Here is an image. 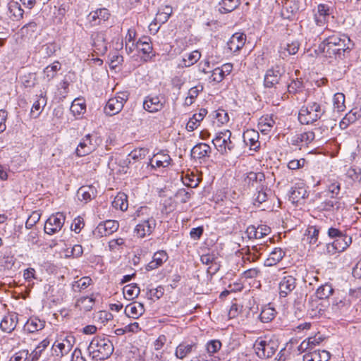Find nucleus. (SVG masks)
<instances>
[{
	"mask_svg": "<svg viewBox=\"0 0 361 361\" xmlns=\"http://www.w3.org/2000/svg\"><path fill=\"white\" fill-rule=\"evenodd\" d=\"M87 350L92 360L103 361L111 355L114 352V345L108 338L97 336L93 338Z\"/></svg>",
	"mask_w": 361,
	"mask_h": 361,
	"instance_id": "f03ea898",
	"label": "nucleus"
},
{
	"mask_svg": "<svg viewBox=\"0 0 361 361\" xmlns=\"http://www.w3.org/2000/svg\"><path fill=\"white\" fill-rule=\"evenodd\" d=\"M137 49L149 56L153 49L150 38L146 36L140 37L137 41Z\"/></svg>",
	"mask_w": 361,
	"mask_h": 361,
	"instance_id": "c9c22d12",
	"label": "nucleus"
},
{
	"mask_svg": "<svg viewBox=\"0 0 361 361\" xmlns=\"http://www.w3.org/2000/svg\"><path fill=\"white\" fill-rule=\"evenodd\" d=\"M330 353L325 350H315L306 353L303 355V361H328Z\"/></svg>",
	"mask_w": 361,
	"mask_h": 361,
	"instance_id": "a878e982",
	"label": "nucleus"
},
{
	"mask_svg": "<svg viewBox=\"0 0 361 361\" xmlns=\"http://www.w3.org/2000/svg\"><path fill=\"white\" fill-rule=\"evenodd\" d=\"M279 340L274 336L258 338L254 348L257 356L260 358L271 357L279 348Z\"/></svg>",
	"mask_w": 361,
	"mask_h": 361,
	"instance_id": "7ed1b4c3",
	"label": "nucleus"
},
{
	"mask_svg": "<svg viewBox=\"0 0 361 361\" xmlns=\"http://www.w3.org/2000/svg\"><path fill=\"white\" fill-rule=\"evenodd\" d=\"M100 143V139L96 134H87L84 136L75 150L78 157H83L94 152Z\"/></svg>",
	"mask_w": 361,
	"mask_h": 361,
	"instance_id": "423d86ee",
	"label": "nucleus"
},
{
	"mask_svg": "<svg viewBox=\"0 0 361 361\" xmlns=\"http://www.w3.org/2000/svg\"><path fill=\"white\" fill-rule=\"evenodd\" d=\"M52 349L56 356L62 357L70 352V345L56 341L53 344Z\"/></svg>",
	"mask_w": 361,
	"mask_h": 361,
	"instance_id": "603ef678",
	"label": "nucleus"
},
{
	"mask_svg": "<svg viewBox=\"0 0 361 361\" xmlns=\"http://www.w3.org/2000/svg\"><path fill=\"white\" fill-rule=\"evenodd\" d=\"M340 183L334 182L329 185L326 192L331 198H336L340 192Z\"/></svg>",
	"mask_w": 361,
	"mask_h": 361,
	"instance_id": "69168bd1",
	"label": "nucleus"
},
{
	"mask_svg": "<svg viewBox=\"0 0 361 361\" xmlns=\"http://www.w3.org/2000/svg\"><path fill=\"white\" fill-rule=\"evenodd\" d=\"M296 279L290 275L284 276L279 283V295L286 298L296 288Z\"/></svg>",
	"mask_w": 361,
	"mask_h": 361,
	"instance_id": "ddd939ff",
	"label": "nucleus"
},
{
	"mask_svg": "<svg viewBox=\"0 0 361 361\" xmlns=\"http://www.w3.org/2000/svg\"><path fill=\"white\" fill-rule=\"evenodd\" d=\"M270 231V228L267 225H259L257 227L250 225L246 229V233L250 239H261L269 234Z\"/></svg>",
	"mask_w": 361,
	"mask_h": 361,
	"instance_id": "5701e85b",
	"label": "nucleus"
},
{
	"mask_svg": "<svg viewBox=\"0 0 361 361\" xmlns=\"http://www.w3.org/2000/svg\"><path fill=\"white\" fill-rule=\"evenodd\" d=\"M145 312L144 305L141 302H134L128 305L125 308V313L127 316L133 319H137Z\"/></svg>",
	"mask_w": 361,
	"mask_h": 361,
	"instance_id": "cd10ccee",
	"label": "nucleus"
},
{
	"mask_svg": "<svg viewBox=\"0 0 361 361\" xmlns=\"http://www.w3.org/2000/svg\"><path fill=\"white\" fill-rule=\"evenodd\" d=\"M276 315V310L274 308L269 306H265L262 308L259 314V319L261 322L264 323H268L271 322Z\"/></svg>",
	"mask_w": 361,
	"mask_h": 361,
	"instance_id": "49530a36",
	"label": "nucleus"
},
{
	"mask_svg": "<svg viewBox=\"0 0 361 361\" xmlns=\"http://www.w3.org/2000/svg\"><path fill=\"white\" fill-rule=\"evenodd\" d=\"M333 105L337 112H342L345 109V95L341 92H337L334 95Z\"/></svg>",
	"mask_w": 361,
	"mask_h": 361,
	"instance_id": "09e8293b",
	"label": "nucleus"
},
{
	"mask_svg": "<svg viewBox=\"0 0 361 361\" xmlns=\"http://www.w3.org/2000/svg\"><path fill=\"white\" fill-rule=\"evenodd\" d=\"M353 46V42L346 35L334 34L324 39L319 49L326 57L341 58L344 56L345 51H349Z\"/></svg>",
	"mask_w": 361,
	"mask_h": 361,
	"instance_id": "f257e3e1",
	"label": "nucleus"
},
{
	"mask_svg": "<svg viewBox=\"0 0 361 361\" xmlns=\"http://www.w3.org/2000/svg\"><path fill=\"white\" fill-rule=\"evenodd\" d=\"M226 75L223 73L220 68L217 67L212 71L210 80L216 83L221 82L225 78Z\"/></svg>",
	"mask_w": 361,
	"mask_h": 361,
	"instance_id": "0e129e2a",
	"label": "nucleus"
},
{
	"mask_svg": "<svg viewBox=\"0 0 361 361\" xmlns=\"http://www.w3.org/2000/svg\"><path fill=\"white\" fill-rule=\"evenodd\" d=\"M168 254L164 250H159L156 252L152 261H150L145 267L147 271H152L161 267L168 259Z\"/></svg>",
	"mask_w": 361,
	"mask_h": 361,
	"instance_id": "b1692460",
	"label": "nucleus"
},
{
	"mask_svg": "<svg viewBox=\"0 0 361 361\" xmlns=\"http://www.w3.org/2000/svg\"><path fill=\"white\" fill-rule=\"evenodd\" d=\"M244 184L249 188L256 190L267 185L265 176L262 172H249L244 178Z\"/></svg>",
	"mask_w": 361,
	"mask_h": 361,
	"instance_id": "9b49d317",
	"label": "nucleus"
},
{
	"mask_svg": "<svg viewBox=\"0 0 361 361\" xmlns=\"http://www.w3.org/2000/svg\"><path fill=\"white\" fill-rule=\"evenodd\" d=\"M197 343L194 341H183L175 350L174 355L176 358L183 360L192 353L196 351Z\"/></svg>",
	"mask_w": 361,
	"mask_h": 361,
	"instance_id": "4468645a",
	"label": "nucleus"
},
{
	"mask_svg": "<svg viewBox=\"0 0 361 361\" xmlns=\"http://www.w3.org/2000/svg\"><path fill=\"white\" fill-rule=\"evenodd\" d=\"M97 195V190L92 185L82 186L78 190V197L80 200H84L85 202L91 200Z\"/></svg>",
	"mask_w": 361,
	"mask_h": 361,
	"instance_id": "72a5a7b5",
	"label": "nucleus"
},
{
	"mask_svg": "<svg viewBox=\"0 0 361 361\" xmlns=\"http://www.w3.org/2000/svg\"><path fill=\"white\" fill-rule=\"evenodd\" d=\"M243 142L250 150L257 152L260 147L259 134L253 129H248L243 133Z\"/></svg>",
	"mask_w": 361,
	"mask_h": 361,
	"instance_id": "dca6fc26",
	"label": "nucleus"
},
{
	"mask_svg": "<svg viewBox=\"0 0 361 361\" xmlns=\"http://www.w3.org/2000/svg\"><path fill=\"white\" fill-rule=\"evenodd\" d=\"M306 162V160L303 158L293 159L288 161L287 166L290 170H297L303 168Z\"/></svg>",
	"mask_w": 361,
	"mask_h": 361,
	"instance_id": "338daca9",
	"label": "nucleus"
},
{
	"mask_svg": "<svg viewBox=\"0 0 361 361\" xmlns=\"http://www.w3.org/2000/svg\"><path fill=\"white\" fill-rule=\"evenodd\" d=\"M215 119L218 126L224 125L228 122L229 116L228 113L224 109H218L215 111Z\"/></svg>",
	"mask_w": 361,
	"mask_h": 361,
	"instance_id": "bf43d9fd",
	"label": "nucleus"
},
{
	"mask_svg": "<svg viewBox=\"0 0 361 361\" xmlns=\"http://www.w3.org/2000/svg\"><path fill=\"white\" fill-rule=\"evenodd\" d=\"M240 4L239 0H221L219 3V11L228 13L234 11Z\"/></svg>",
	"mask_w": 361,
	"mask_h": 361,
	"instance_id": "e433bc0d",
	"label": "nucleus"
},
{
	"mask_svg": "<svg viewBox=\"0 0 361 361\" xmlns=\"http://www.w3.org/2000/svg\"><path fill=\"white\" fill-rule=\"evenodd\" d=\"M172 159L170 155L164 151H160L154 154L149 159V165L152 168H165L171 164Z\"/></svg>",
	"mask_w": 361,
	"mask_h": 361,
	"instance_id": "a211bd4d",
	"label": "nucleus"
},
{
	"mask_svg": "<svg viewBox=\"0 0 361 361\" xmlns=\"http://www.w3.org/2000/svg\"><path fill=\"white\" fill-rule=\"evenodd\" d=\"M166 103V98L161 94H149L143 101V108L148 112L155 113L161 111Z\"/></svg>",
	"mask_w": 361,
	"mask_h": 361,
	"instance_id": "1a4fd4ad",
	"label": "nucleus"
},
{
	"mask_svg": "<svg viewBox=\"0 0 361 361\" xmlns=\"http://www.w3.org/2000/svg\"><path fill=\"white\" fill-rule=\"evenodd\" d=\"M319 233V228L316 226H310L307 227L305 232V235L307 237V240L310 245H319L318 236Z\"/></svg>",
	"mask_w": 361,
	"mask_h": 361,
	"instance_id": "4c0bfd02",
	"label": "nucleus"
},
{
	"mask_svg": "<svg viewBox=\"0 0 361 361\" xmlns=\"http://www.w3.org/2000/svg\"><path fill=\"white\" fill-rule=\"evenodd\" d=\"M351 243V237L343 233L342 235V237L338 238L337 239L334 240L332 245L336 250H337L338 252H343L345 249H347Z\"/></svg>",
	"mask_w": 361,
	"mask_h": 361,
	"instance_id": "f704fd0d",
	"label": "nucleus"
},
{
	"mask_svg": "<svg viewBox=\"0 0 361 361\" xmlns=\"http://www.w3.org/2000/svg\"><path fill=\"white\" fill-rule=\"evenodd\" d=\"M201 54L198 50H195L186 54L183 60L181 66L183 67H190L196 63L200 59Z\"/></svg>",
	"mask_w": 361,
	"mask_h": 361,
	"instance_id": "79ce46f5",
	"label": "nucleus"
},
{
	"mask_svg": "<svg viewBox=\"0 0 361 361\" xmlns=\"http://www.w3.org/2000/svg\"><path fill=\"white\" fill-rule=\"evenodd\" d=\"M118 226L119 224L117 221L107 220L99 224L96 228V232H97L100 236H107L116 231Z\"/></svg>",
	"mask_w": 361,
	"mask_h": 361,
	"instance_id": "4be33fe9",
	"label": "nucleus"
},
{
	"mask_svg": "<svg viewBox=\"0 0 361 361\" xmlns=\"http://www.w3.org/2000/svg\"><path fill=\"white\" fill-rule=\"evenodd\" d=\"M183 183L191 188H196L199 184V178L191 174H185L182 176Z\"/></svg>",
	"mask_w": 361,
	"mask_h": 361,
	"instance_id": "13d9d810",
	"label": "nucleus"
},
{
	"mask_svg": "<svg viewBox=\"0 0 361 361\" xmlns=\"http://www.w3.org/2000/svg\"><path fill=\"white\" fill-rule=\"evenodd\" d=\"M85 109V104L81 102L79 99H76L73 102L70 109L71 111L75 116H80L81 114H84Z\"/></svg>",
	"mask_w": 361,
	"mask_h": 361,
	"instance_id": "864d4df0",
	"label": "nucleus"
},
{
	"mask_svg": "<svg viewBox=\"0 0 361 361\" xmlns=\"http://www.w3.org/2000/svg\"><path fill=\"white\" fill-rule=\"evenodd\" d=\"M92 281L89 277H82L80 280L75 281L73 283V290L75 292H80L81 290L87 288Z\"/></svg>",
	"mask_w": 361,
	"mask_h": 361,
	"instance_id": "5fc2aeb1",
	"label": "nucleus"
},
{
	"mask_svg": "<svg viewBox=\"0 0 361 361\" xmlns=\"http://www.w3.org/2000/svg\"><path fill=\"white\" fill-rule=\"evenodd\" d=\"M267 246L264 244H257L252 246H247L243 248V254L246 256V259L250 262L257 261L261 255L265 252Z\"/></svg>",
	"mask_w": 361,
	"mask_h": 361,
	"instance_id": "f3484780",
	"label": "nucleus"
},
{
	"mask_svg": "<svg viewBox=\"0 0 361 361\" xmlns=\"http://www.w3.org/2000/svg\"><path fill=\"white\" fill-rule=\"evenodd\" d=\"M221 348V343L219 340H212L207 344V350L209 355L218 352Z\"/></svg>",
	"mask_w": 361,
	"mask_h": 361,
	"instance_id": "052dcab7",
	"label": "nucleus"
},
{
	"mask_svg": "<svg viewBox=\"0 0 361 361\" xmlns=\"http://www.w3.org/2000/svg\"><path fill=\"white\" fill-rule=\"evenodd\" d=\"M44 326L45 322L44 320H41L37 317H32L27 321L24 329L29 333H34L43 329Z\"/></svg>",
	"mask_w": 361,
	"mask_h": 361,
	"instance_id": "473e14b6",
	"label": "nucleus"
},
{
	"mask_svg": "<svg viewBox=\"0 0 361 361\" xmlns=\"http://www.w3.org/2000/svg\"><path fill=\"white\" fill-rule=\"evenodd\" d=\"M312 134H314V140H320L327 137L329 134V128L325 125H322L318 128H315Z\"/></svg>",
	"mask_w": 361,
	"mask_h": 361,
	"instance_id": "4d7b16f0",
	"label": "nucleus"
},
{
	"mask_svg": "<svg viewBox=\"0 0 361 361\" xmlns=\"http://www.w3.org/2000/svg\"><path fill=\"white\" fill-rule=\"evenodd\" d=\"M232 133L229 130L217 132L212 139L216 149L224 156H228L235 149V143L231 140Z\"/></svg>",
	"mask_w": 361,
	"mask_h": 361,
	"instance_id": "39448f33",
	"label": "nucleus"
},
{
	"mask_svg": "<svg viewBox=\"0 0 361 361\" xmlns=\"http://www.w3.org/2000/svg\"><path fill=\"white\" fill-rule=\"evenodd\" d=\"M211 147L206 143H199L193 147L191 150V155L193 158L200 159L209 157Z\"/></svg>",
	"mask_w": 361,
	"mask_h": 361,
	"instance_id": "2f4dec72",
	"label": "nucleus"
},
{
	"mask_svg": "<svg viewBox=\"0 0 361 361\" xmlns=\"http://www.w3.org/2000/svg\"><path fill=\"white\" fill-rule=\"evenodd\" d=\"M308 197V192L303 183H297L292 187L289 192V200L293 203H298L301 200H305Z\"/></svg>",
	"mask_w": 361,
	"mask_h": 361,
	"instance_id": "6ab92c4d",
	"label": "nucleus"
},
{
	"mask_svg": "<svg viewBox=\"0 0 361 361\" xmlns=\"http://www.w3.org/2000/svg\"><path fill=\"white\" fill-rule=\"evenodd\" d=\"M109 16L110 13L107 8H100L91 11L87 16V20L91 24V26H96L107 20Z\"/></svg>",
	"mask_w": 361,
	"mask_h": 361,
	"instance_id": "2eb2a0df",
	"label": "nucleus"
},
{
	"mask_svg": "<svg viewBox=\"0 0 361 361\" xmlns=\"http://www.w3.org/2000/svg\"><path fill=\"white\" fill-rule=\"evenodd\" d=\"M8 11L13 17V20H18L23 16L24 11L18 2L12 1L9 3Z\"/></svg>",
	"mask_w": 361,
	"mask_h": 361,
	"instance_id": "a18cd8bd",
	"label": "nucleus"
},
{
	"mask_svg": "<svg viewBox=\"0 0 361 361\" xmlns=\"http://www.w3.org/2000/svg\"><path fill=\"white\" fill-rule=\"evenodd\" d=\"M314 140V134L312 131H307L292 135L289 139V143L294 146H307Z\"/></svg>",
	"mask_w": 361,
	"mask_h": 361,
	"instance_id": "aec40b11",
	"label": "nucleus"
},
{
	"mask_svg": "<svg viewBox=\"0 0 361 361\" xmlns=\"http://www.w3.org/2000/svg\"><path fill=\"white\" fill-rule=\"evenodd\" d=\"M92 46L99 54H105L107 51V45L105 42L103 32H95L92 35Z\"/></svg>",
	"mask_w": 361,
	"mask_h": 361,
	"instance_id": "7c9ffc66",
	"label": "nucleus"
},
{
	"mask_svg": "<svg viewBox=\"0 0 361 361\" xmlns=\"http://www.w3.org/2000/svg\"><path fill=\"white\" fill-rule=\"evenodd\" d=\"M275 124V120L273 115H267L259 119V126L262 132H269Z\"/></svg>",
	"mask_w": 361,
	"mask_h": 361,
	"instance_id": "37998d69",
	"label": "nucleus"
},
{
	"mask_svg": "<svg viewBox=\"0 0 361 361\" xmlns=\"http://www.w3.org/2000/svg\"><path fill=\"white\" fill-rule=\"evenodd\" d=\"M322 341L320 336L310 337L304 340L298 346V351L300 353H308L310 351L315 350L314 348Z\"/></svg>",
	"mask_w": 361,
	"mask_h": 361,
	"instance_id": "c756f323",
	"label": "nucleus"
},
{
	"mask_svg": "<svg viewBox=\"0 0 361 361\" xmlns=\"http://www.w3.org/2000/svg\"><path fill=\"white\" fill-rule=\"evenodd\" d=\"M331 8L325 4H320L317 6V13L314 15L316 24L322 26L326 21V18L331 14Z\"/></svg>",
	"mask_w": 361,
	"mask_h": 361,
	"instance_id": "bb28decb",
	"label": "nucleus"
},
{
	"mask_svg": "<svg viewBox=\"0 0 361 361\" xmlns=\"http://www.w3.org/2000/svg\"><path fill=\"white\" fill-rule=\"evenodd\" d=\"M303 85L302 82L299 80H293L290 84L288 85V91L289 93L295 94L302 90Z\"/></svg>",
	"mask_w": 361,
	"mask_h": 361,
	"instance_id": "e2e57ef3",
	"label": "nucleus"
},
{
	"mask_svg": "<svg viewBox=\"0 0 361 361\" xmlns=\"http://www.w3.org/2000/svg\"><path fill=\"white\" fill-rule=\"evenodd\" d=\"M112 206L116 209H121V211H126L128 207L127 195L123 192L118 193L112 202Z\"/></svg>",
	"mask_w": 361,
	"mask_h": 361,
	"instance_id": "58836bf2",
	"label": "nucleus"
},
{
	"mask_svg": "<svg viewBox=\"0 0 361 361\" xmlns=\"http://www.w3.org/2000/svg\"><path fill=\"white\" fill-rule=\"evenodd\" d=\"M164 293V288L159 286L157 287L156 288H152L149 290V292L147 293V297L150 300L155 299H159L161 298Z\"/></svg>",
	"mask_w": 361,
	"mask_h": 361,
	"instance_id": "680f3d73",
	"label": "nucleus"
},
{
	"mask_svg": "<svg viewBox=\"0 0 361 361\" xmlns=\"http://www.w3.org/2000/svg\"><path fill=\"white\" fill-rule=\"evenodd\" d=\"M66 216L62 212L52 214L46 221L44 232L48 235H54L60 231L64 224Z\"/></svg>",
	"mask_w": 361,
	"mask_h": 361,
	"instance_id": "6e6552de",
	"label": "nucleus"
},
{
	"mask_svg": "<svg viewBox=\"0 0 361 361\" xmlns=\"http://www.w3.org/2000/svg\"><path fill=\"white\" fill-rule=\"evenodd\" d=\"M333 292L334 289L331 285L325 283L317 288L316 295L320 300L326 299L333 293Z\"/></svg>",
	"mask_w": 361,
	"mask_h": 361,
	"instance_id": "8fccbe9b",
	"label": "nucleus"
},
{
	"mask_svg": "<svg viewBox=\"0 0 361 361\" xmlns=\"http://www.w3.org/2000/svg\"><path fill=\"white\" fill-rule=\"evenodd\" d=\"M128 99L127 92H121L117 94L114 97L110 98L105 107L104 111L107 115L114 116L118 114L123 108L124 104Z\"/></svg>",
	"mask_w": 361,
	"mask_h": 361,
	"instance_id": "0eeeda50",
	"label": "nucleus"
},
{
	"mask_svg": "<svg viewBox=\"0 0 361 361\" xmlns=\"http://www.w3.org/2000/svg\"><path fill=\"white\" fill-rule=\"evenodd\" d=\"M283 70L276 66L268 69L264 78V85L266 88L275 87L283 77Z\"/></svg>",
	"mask_w": 361,
	"mask_h": 361,
	"instance_id": "9d476101",
	"label": "nucleus"
},
{
	"mask_svg": "<svg viewBox=\"0 0 361 361\" xmlns=\"http://www.w3.org/2000/svg\"><path fill=\"white\" fill-rule=\"evenodd\" d=\"M286 255L285 251H283L280 247H275L269 255V257L264 261V266L266 267H272L277 264L279 262L282 260Z\"/></svg>",
	"mask_w": 361,
	"mask_h": 361,
	"instance_id": "c85d7f7f",
	"label": "nucleus"
},
{
	"mask_svg": "<svg viewBox=\"0 0 361 361\" xmlns=\"http://www.w3.org/2000/svg\"><path fill=\"white\" fill-rule=\"evenodd\" d=\"M61 68V65L59 61H54L52 64L47 66L44 69V78L47 81H50L56 77L57 71Z\"/></svg>",
	"mask_w": 361,
	"mask_h": 361,
	"instance_id": "ea45409f",
	"label": "nucleus"
},
{
	"mask_svg": "<svg viewBox=\"0 0 361 361\" xmlns=\"http://www.w3.org/2000/svg\"><path fill=\"white\" fill-rule=\"evenodd\" d=\"M257 193L255 194V204L258 203V204H261L262 203L267 201L268 198V192H270V190L268 189L267 185L262 187L257 190H256Z\"/></svg>",
	"mask_w": 361,
	"mask_h": 361,
	"instance_id": "3c124183",
	"label": "nucleus"
},
{
	"mask_svg": "<svg viewBox=\"0 0 361 361\" xmlns=\"http://www.w3.org/2000/svg\"><path fill=\"white\" fill-rule=\"evenodd\" d=\"M147 153L148 149L146 148L135 149L128 154L126 161H128L129 164H130L132 159L134 161L143 159Z\"/></svg>",
	"mask_w": 361,
	"mask_h": 361,
	"instance_id": "de8ad7c7",
	"label": "nucleus"
},
{
	"mask_svg": "<svg viewBox=\"0 0 361 361\" xmlns=\"http://www.w3.org/2000/svg\"><path fill=\"white\" fill-rule=\"evenodd\" d=\"M109 60L110 68L115 69L123 62V58L118 51H114L109 54Z\"/></svg>",
	"mask_w": 361,
	"mask_h": 361,
	"instance_id": "6e6d98bb",
	"label": "nucleus"
},
{
	"mask_svg": "<svg viewBox=\"0 0 361 361\" xmlns=\"http://www.w3.org/2000/svg\"><path fill=\"white\" fill-rule=\"evenodd\" d=\"M324 111V109L319 103L312 102L300 108L298 120L300 123L308 125L319 119Z\"/></svg>",
	"mask_w": 361,
	"mask_h": 361,
	"instance_id": "20e7f679",
	"label": "nucleus"
},
{
	"mask_svg": "<svg viewBox=\"0 0 361 361\" xmlns=\"http://www.w3.org/2000/svg\"><path fill=\"white\" fill-rule=\"evenodd\" d=\"M140 292V289L136 283L126 285L123 288L124 297L129 300L137 298Z\"/></svg>",
	"mask_w": 361,
	"mask_h": 361,
	"instance_id": "a19ab883",
	"label": "nucleus"
},
{
	"mask_svg": "<svg viewBox=\"0 0 361 361\" xmlns=\"http://www.w3.org/2000/svg\"><path fill=\"white\" fill-rule=\"evenodd\" d=\"M49 345V341L48 339H44L41 341L39 345L35 348V350L30 354L31 361H37L40 357L42 352Z\"/></svg>",
	"mask_w": 361,
	"mask_h": 361,
	"instance_id": "c03bdc74",
	"label": "nucleus"
},
{
	"mask_svg": "<svg viewBox=\"0 0 361 361\" xmlns=\"http://www.w3.org/2000/svg\"><path fill=\"white\" fill-rule=\"evenodd\" d=\"M18 324V314H9L4 316L0 323L1 329L7 333L12 332Z\"/></svg>",
	"mask_w": 361,
	"mask_h": 361,
	"instance_id": "393cba45",
	"label": "nucleus"
},
{
	"mask_svg": "<svg viewBox=\"0 0 361 361\" xmlns=\"http://www.w3.org/2000/svg\"><path fill=\"white\" fill-rule=\"evenodd\" d=\"M245 42L246 35L243 33L236 32L229 39L227 46L231 52L237 53L244 47Z\"/></svg>",
	"mask_w": 361,
	"mask_h": 361,
	"instance_id": "412c9836",
	"label": "nucleus"
},
{
	"mask_svg": "<svg viewBox=\"0 0 361 361\" xmlns=\"http://www.w3.org/2000/svg\"><path fill=\"white\" fill-rule=\"evenodd\" d=\"M29 352L27 350H21L13 354L9 361H25L28 358Z\"/></svg>",
	"mask_w": 361,
	"mask_h": 361,
	"instance_id": "774afa93",
	"label": "nucleus"
},
{
	"mask_svg": "<svg viewBox=\"0 0 361 361\" xmlns=\"http://www.w3.org/2000/svg\"><path fill=\"white\" fill-rule=\"evenodd\" d=\"M156 226L155 219L151 216L141 221L135 228L134 233L138 238L150 235Z\"/></svg>",
	"mask_w": 361,
	"mask_h": 361,
	"instance_id": "f8f14e48",
	"label": "nucleus"
}]
</instances>
